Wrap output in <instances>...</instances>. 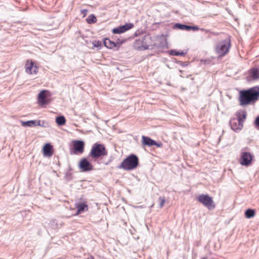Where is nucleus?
Masks as SVG:
<instances>
[{
  "label": "nucleus",
  "instance_id": "obj_1",
  "mask_svg": "<svg viewBox=\"0 0 259 259\" xmlns=\"http://www.w3.org/2000/svg\"><path fill=\"white\" fill-rule=\"evenodd\" d=\"M165 40L162 37H156L152 39L149 34L142 36L136 39L133 44L134 48L139 51L151 50L155 48H161L164 47Z\"/></svg>",
  "mask_w": 259,
  "mask_h": 259
},
{
  "label": "nucleus",
  "instance_id": "obj_2",
  "mask_svg": "<svg viewBox=\"0 0 259 259\" xmlns=\"http://www.w3.org/2000/svg\"><path fill=\"white\" fill-rule=\"evenodd\" d=\"M259 98V86H255L239 93V101L241 106L250 104Z\"/></svg>",
  "mask_w": 259,
  "mask_h": 259
},
{
  "label": "nucleus",
  "instance_id": "obj_3",
  "mask_svg": "<svg viewBox=\"0 0 259 259\" xmlns=\"http://www.w3.org/2000/svg\"><path fill=\"white\" fill-rule=\"evenodd\" d=\"M139 165V158L134 154H131L127 156L118 166L119 168L129 171L134 169Z\"/></svg>",
  "mask_w": 259,
  "mask_h": 259
},
{
  "label": "nucleus",
  "instance_id": "obj_4",
  "mask_svg": "<svg viewBox=\"0 0 259 259\" xmlns=\"http://www.w3.org/2000/svg\"><path fill=\"white\" fill-rule=\"evenodd\" d=\"M107 155V151L105 147L103 145L98 143L93 145L89 154V156L93 159H97Z\"/></svg>",
  "mask_w": 259,
  "mask_h": 259
},
{
  "label": "nucleus",
  "instance_id": "obj_5",
  "mask_svg": "<svg viewBox=\"0 0 259 259\" xmlns=\"http://www.w3.org/2000/svg\"><path fill=\"white\" fill-rule=\"evenodd\" d=\"M230 46V38L220 41L215 48L216 53L220 57L224 56L229 52Z\"/></svg>",
  "mask_w": 259,
  "mask_h": 259
},
{
  "label": "nucleus",
  "instance_id": "obj_6",
  "mask_svg": "<svg viewBox=\"0 0 259 259\" xmlns=\"http://www.w3.org/2000/svg\"><path fill=\"white\" fill-rule=\"evenodd\" d=\"M197 200L209 210H211L215 207L212 198L208 195L201 194L197 197Z\"/></svg>",
  "mask_w": 259,
  "mask_h": 259
},
{
  "label": "nucleus",
  "instance_id": "obj_7",
  "mask_svg": "<svg viewBox=\"0 0 259 259\" xmlns=\"http://www.w3.org/2000/svg\"><path fill=\"white\" fill-rule=\"evenodd\" d=\"M252 158L253 156L250 153L242 151L241 152L240 163L242 165L248 166L251 163Z\"/></svg>",
  "mask_w": 259,
  "mask_h": 259
},
{
  "label": "nucleus",
  "instance_id": "obj_8",
  "mask_svg": "<svg viewBox=\"0 0 259 259\" xmlns=\"http://www.w3.org/2000/svg\"><path fill=\"white\" fill-rule=\"evenodd\" d=\"M78 166L81 171L83 172L90 171L93 169V166L86 158L81 159Z\"/></svg>",
  "mask_w": 259,
  "mask_h": 259
},
{
  "label": "nucleus",
  "instance_id": "obj_9",
  "mask_svg": "<svg viewBox=\"0 0 259 259\" xmlns=\"http://www.w3.org/2000/svg\"><path fill=\"white\" fill-rule=\"evenodd\" d=\"M247 116V113L245 111H241L237 113V116L238 118V122H239L238 127L236 128V129L239 128L241 129L243 126V122L244 120L246 119ZM231 126L232 128L234 130L236 129V128L233 126V123L231 122Z\"/></svg>",
  "mask_w": 259,
  "mask_h": 259
},
{
  "label": "nucleus",
  "instance_id": "obj_10",
  "mask_svg": "<svg viewBox=\"0 0 259 259\" xmlns=\"http://www.w3.org/2000/svg\"><path fill=\"white\" fill-rule=\"evenodd\" d=\"M73 148L74 154H82L84 151V143L82 141H74L73 142Z\"/></svg>",
  "mask_w": 259,
  "mask_h": 259
},
{
  "label": "nucleus",
  "instance_id": "obj_11",
  "mask_svg": "<svg viewBox=\"0 0 259 259\" xmlns=\"http://www.w3.org/2000/svg\"><path fill=\"white\" fill-rule=\"evenodd\" d=\"M26 72L30 74H36L38 72V68L36 65H34V63L31 61H28L25 65Z\"/></svg>",
  "mask_w": 259,
  "mask_h": 259
},
{
  "label": "nucleus",
  "instance_id": "obj_12",
  "mask_svg": "<svg viewBox=\"0 0 259 259\" xmlns=\"http://www.w3.org/2000/svg\"><path fill=\"white\" fill-rule=\"evenodd\" d=\"M173 28L175 29H179L183 30H186V31H197L199 30V28L197 27L196 26H190L186 25L184 24H181L179 23H176L175 24Z\"/></svg>",
  "mask_w": 259,
  "mask_h": 259
},
{
  "label": "nucleus",
  "instance_id": "obj_13",
  "mask_svg": "<svg viewBox=\"0 0 259 259\" xmlns=\"http://www.w3.org/2000/svg\"><path fill=\"white\" fill-rule=\"evenodd\" d=\"M47 91L43 90L41 91L38 95L37 98V102L39 105L41 106H43L44 105L47 104L48 102L46 99L47 97Z\"/></svg>",
  "mask_w": 259,
  "mask_h": 259
},
{
  "label": "nucleus",
  "instance_id": "obj_14",
  "mask_svg": "<svg viewBox=\"0 0 259 259\" xmlns=\"http://www.w3.org/2000/svg\"><path fill=\"white\" fill-rule=\"evenodd\" d=\"M134 27L133 23H126L125 25L119 26L113 29V32H124Z\"/></svg>",
  "mask_w": 259,
  "mask_h": 259
},
{
  "label": "nucleus",
  "instance_id": "obj_15",
  "mask_svg": "<svg viewBox=\"0 0 259 259\" xmlns=\"http://www.w3.org/2000/svg\"><path fill=\"white\" fill-rule=\"evenodd\" d=\"M43 154L45 157H50L53 155V146L49 144H46L42 149Z\"/></svg>",
  "mask_w": 259,
  "mask_h": 259
},
{
  "label": "nucleus",
  "instance_id": "obj_16",
  "mask_svg": "<svg viewBox=\"0 0 259 259\" xmlns=\"http://www.w3.org/2000/svg\"><path fill=\"white\" fill-rule=\"evenodd\" d=\"M142 140V143L144 145L151 146L153 145H156V143L155 142V141L150 139V138L143 136Z\"/></svg>",
  "mask_w": 259,
  "mask_h": 259
},
{
  "label": "nucleus",
  "instance_id": "obj_17",
  "mask_svg": "<svg viewBox=\"0 0 259 259\" xmlns=\"http://www.w3.org/2000/svg\"><path fill=\"white\" fill-rule=\"evenodd\" d=\"M76 208L77 209V213H80L88 209V206L85 203H80L76 205Z\"/></svg>",
  "mask_w": 259,
  "mask_h": 259
},
{
  "label": "nucleus",
  "instance_id": "obj_18",
  "mask_svg": "<svg viewBox=\"0 0 259 259\" xmlns=\"http://www.w3.org/2000/svg\"><path fill=\"white\" fill-rule=\"evenodd\" d=\"M250 76L253 80L259 78V70L257 68H253L250 71Z\"/></svg>",
  "mask_w": 259,
  "mask_h": 259
},
{
  "label": "nucleus",
  "instance_id": "obj_19",
  "mask_svg": "<svg viewBox=\"0 0 259 259\" xmlns=\"http://www.w3.org/2000/svg\"><path fill=\"white\" fill-rule=\"evenodd\" d=\"M104 44L106 48L109 49H113L116 46L115 42L111 41L108 38H105L104 39Z\"/></svg>",
  "mask_w": 259,
  "mask_h": 259
},
{
  "label": "nucleus",
  "instance_id": "obj_20",
  "mask_svg": "<svg viewBox=\"0 0 259 259\" xmlns=\"http://www.w3.org/2000/svg\"><path fill=\"white\" fill-rule=\"evenodd\" d=\"M92 46L90 47L93 49L99 50L101 48L102 42L99 41L95 40L91 43Z\"/></svg>",
  "mask_w": 259,
  "mask_h": 259
},
{
  "label": "nucleus",
  "instance_id": "obj_21",
  "mask_svg": "<svg viewBox=\"0 0 259 259\" xmlns=\"http://www.w3.org/2000/svg\"><path fill=\"white\" fill-rule=\"evenodd\" d=\"M35 120H29L26 121H21V125L23 126L33 127L35 126Z\"/></svg>",
  "mask_w": 259,
  "mask_h": 259
},
{
  "label": "nucleus",
  "instance_id": "obj_22",
  "mask_svg": "<svg viewBox=\"0 0 259 259\" xmlns=\"http://www.w3.org/2000/svg\"><path fill=\"white\" fill-rule=\"evenodd\" d=\"M56 122L59 125H63L66 123L65 118L63 116H60L56 118Z\"/></svg>",
  "mask_w": 259,
  "mask_h": 259
},
{
  "label": "nucleus",
  "instance_id": "obj_23",
  "mask_svg": "<svg viewBox=\"0 0 259 259\" xmlns=\"http://www.w3.org/2000/svg\"><path fill=\"white\" fill-rule=\"evenodd\" d=\"M245 215L247 218H251L254 216L255 211L253 209H248L246 210Z\"/></svg>",
  "mask_w": 259,
  "mask_h": 259
},
{
  "label": "nucleus",
  "instance_id": "obj_24",
  "mask_svg": "<svg viewBox=\"0 0 259 259\" xmlns=\"http://www.w3.org/2000/svg\"><path fill=\"white\" fill-rule=\"evenodd\" d=\"M87 21L90 24L94 23L97 21V18L94 15H91L87 18Z\"/></svg>",
  "mask_w": 259,
  "mask_h": 259
},
{
  "label": "nucleus",
  "instance_id": "obj_25",
  "mask_svg": "<svg viewBox=\"0 0 259 259\" xmlns=\"http://www.w3.org/2000/svg\"><path fill=\"white\" fill-rule=\"evenodd\" d=\"M186 53V52H184L183 51L179 52V51H177L176 50H171V51H170V54L171 55L178 56H183Z\"/></svg>",
  "mask_w": 259,
  "mask_h": 259
},
{
  "label": "nucleus",
  "instance_id": "obj_26",
  "mask_svg": "<svg viewBox=\"0 0 259 259\" xmlns=\"http://www.w3.org/2000/svg\"><path fill=\"white\" fill-rule=\"evenodd\" d=\"M35 126H40L42 127H46L45 122L44 121L37 120H35Z\"/></svg>",
  "mask_w": 259,
  "mask_h": 259
},
{
  "label": "nucleus",
  "instance_id": "obj_27",
  "mask_svg": "<svg viewBox=\"0 0 259 259\" xmlns=\"http://www.w3.org/2000/svg\"><path fill=\"white\" fill-rule=\"evenodd\" d=\"M159 207L160 208H162L165 202V199L164 197H160L159 198Z\"/></svg>",
  "mask_w": 259,
  "mask_h": 259
},
{
  "label": "nucleus",
  "instance_id": "obj_28",
  "mask_svg": "<svg viewBox=\"0 0 259 259\" xmlns=\"http://www.w3.org/2000/svg\"><path fill=\"white\" fill-rule=\"evenodd\" d=\"M255 124L257 126L259 127V116L256 117L255 120Z\"/></svg>",
  "mask_w": 259,
  "mask_h": 259
},
{
  "label": "nucleus",
  "instance_id": "obj_29",
  "mask_svg": "<svg viewBox=\"0 0 259 259\" xmlns=\"http://www.w3.org/2000/svg\"><path fill=\"white\" fill-rule=\"evenodd\" d=\"M87 259H94V257L93 256L91 255L89 258H88Z\"/></svg>",
  "mask_w": 259,
  "mask_h": 259
},
{
  "label": "nucleus",
  "instance_id": "obj_30",
  "mask_svg": "<svg viewBox=\"0 0 259 259\" xmlns=\"http://www.w3.org/2000/svg\"><path fill=\"white\" fill-rule=\"evenodd\" d=\"M202 259H207V257H203L202 258Z\"/></svg>",
  "mask_w": 259,
  "mask_h": 259
},
{
  "label": "nucleus",
  "instance_id": "obj_31",
  "mask_svg": "<svg viewBox=\"0 0 259 259\" xmlns=\"http://www.w3.org/2000/svg\"><path fill=\"white\" fill-rule=\"evenodd\" d=\"M138 35V34H137V33H135V35H134V37H135V36H137Z\"/></svg>",
  "mask_w": 259,
  "mask_h": 259
}]
</instances>
